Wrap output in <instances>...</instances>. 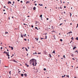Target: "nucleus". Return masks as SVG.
I'll list each match as a JSON object with an SVG mask.
<instances>
[{"label":"nucleus","instance_id":"f257e3e1","mask_svg":"<svg viewBox=\"0 0 78 78\" xmlns=\"http://www.w3.org/2000/svg\"><path fill=\"white\" fill-rule=\"evenodd\" d=\"M30 64H32L34 66H36V64H37L36 60H34V59H32L30 60Z\"/></svg>","mask_w":78,"mask_h":78},{"label":"nucleus","instance_id":"f03ea898","mask_svg":"<svg viewBox=\"0 0 78 78\" xmlns=\"http://www.w3.org/2000/svg\"><path fill=\"white\" fill-rule=\"evenodd\" d=\"M36 9V8L35 7H34L33 8V9H34V11H35Z\"/></svg>","mask_w":78,"mask_h":78},{"label":"nucleus","instance_id":"7ed1b4c3","mask_svg":"<svg viewBox=\"0 0 78 78\" xmlns=\"http://www.w3.org/2000/svg\"><path fill=\"white\" fill-rule=\"evenodd\" d=\"M21 37H23V35L22 33L21 34Z\"/></svg>","mask_w":78,"mask_h":78},{"label":"nucleus","instance_id":"20e7f679","mask_svg":"<svg viewBox=\"0 0 78 78\" xmlns=\"http://www.w3.org/2000/svg\"><path fill=\"white\" fill-rule=\"evenodd\" d=\"M24 75L25 76H27V73H24Z\"/></svg>","mask_w":78,"mask_h":78},{"label":"nucleus","instance_id":"39448f33","mask_svg":"<svg viewBox=\"0 0 78 78\" xmlns=\"http://www.w3.org/2000/svg\"><path fill=\"white\" fill-rule=\"evenodd\" d=\"M40 17H41V18H42V15H41L40 16Z\"/></svg>","mask_w":78,"mask_h":78},{"label":"nucleus","instance_id":"423d86ee","mask_svg":"<svg viewBox=\"0 0 78 78\" xmlns=\"http://www.w3.org/2000/svg\"><path fill=\"white\" fill-rule=\"evenodd\" d=\"M49 56L50 58L51 57V54H49Z\"/></svg>","mask_w":78,"mask_h":78},{"label":"nucleus","instance_id":"0eeeda50","mask_svg":"<svg viewBox=\"0 0 78 78\" xmlns=\"http://www.w3.org/2000/svg\"><path fill=\"white\" fill-rule=\"evenodd\" d=\"M9 3L11 4V2L10 1H9V2H8V4H9Z\"/></svg>","mask_w":78,"mask_h":78},{"label":"nucleus","instance_id":"6e6552de","mask_svg":"<svg viewBox=\"0 0 78 78\" xmlns=\"http://www.w3.org/2000/svg\"><path fill=\"white\" fill-rule=\"evenodd\" d=\"M25 65L26 66H27V67H29V65H27V64H25Z\"/></svg>","mask_w":78,"mask_h":78},{"label":"nucleus","instance_id":"1a4fd4ad","mask_svg":"<svg viewBox=\"0 0 78 78\" xmlns=\"http://www.w3.org/2000/svg\"><path fill=\"white\" fill-rule=\"evenodd\" d=\"M76 48V47H74V48H73V50H75V48Z\"/></svg>","mask_w":78,"mask_h":78},{"label":"nucleus","instance_id":"9d476101","mask_svg":"<svg viewBox=\"0 0 78 78\" xmlns=\"http://www.w3.org/2000/svg\"><path fill=\"white\" fill-rule=\"evenodd\" d=\"M69 34H70V33H72V31H70L68 32Z\"/></svg>","mask_w":78,"mask_h":78},{"label":"nucleus","instance_id":"9b49d317","mask_svg":"<svg viewBox=\"0 0 78 78\" xmlns=\"http://www.w3.org/2000/svg\"><path fill=\"white\" fill-rule=\"evenodd\" d=\"M21 76L22 77H23V74H21Z\"/></svg>","mask_w":78,"mask_h":78},{"label":"nucleus","instance_id":"f8f14e48","mask_svg":"<svg viewBox=\"0 0 78 78\" xmlns=\"http://www.w3.org/2000/svg\"><path fill=\"white\" fill-rule=\"evenodd\" d=\"M65 76H66V75H64V76H62V78H63V77H65Z\"/></svg>","mask_w":78,"mask_h":78},{"label":"nucleus","instance_id":"ddd939ff","mask_svg":"<svg viewBox=\"0 0 78 78\" xmlns=\"http://www.w3.org/2000/svg\"><path fill=\"white\" fill-rule=\"evenodd\" d=\"M23 36H24V37H26V36H27V34H25V35L23 34Z\"/></svg>","mask_w":78,"mask_h":78},{"label":"nucleus","instance_id":"4468645a","mask_svg":"<svg viewBox=\"0 0 78 78\" xmlns=\"http://www.w3.org/2000/svg\"><path fill=\"white\" fill-rule=\"evenodd\" d=\"M39 5H40V6H43V5L42 4H39Z\"/></svg>","mask_w":78,"mask_h":78},{"label":"nucleus","instance_id":"2eb2a0df","mask_svg":"<svg viewBox=\"0 0 78 78\" xmlns=\"http://www.w3.org/2000/svg\"><path fill=\"white\" fill-rule=\"evenodd\" d=\"M11 50H13L14 48H13V47H11Z\"/></svg>","mask_w":78,"mask_h":78},{"label":"nucleus","instance_id":"dca6fc26","mask_svg":"<svg viewBox=\"0 0 78 78\" xmlns=\"http://www.w3.org/2000/svg\"><path fill=\"white\" fill-rule=\"evenodd\" d=\"M5 54H6V56L8 55V52H5Z\"/></svg>","mask_w":78,"mask_h":78},{"label":"nucleus","instance_id":"f3484780","mask_svg":"<svg viewBox=\"0 0 78 78\" xmlns=\"http://www.w3.org/2000/svg\"><path fill=\"white\" fill-rule=\"evenodd\" d=\"M35 29H37V30H39V29H37V27H35Z\"/></svg>","mask_w":78,"mask_h":78},{"label":"nucleus","instance_id":"a211bd4d","mask_svg":"<svg viewBox=\"0 0 78 78\" xmlns=\"http://www.w3.org/2000/svg\"><path fill=\"white\" fill-rule=\"evenodd\" d=\"M69 14H70V16L71 17V16H72V13L70 12H69Z\"/></svg>","mask_w":78,"mask_h":78},{"label":"nucleus","instance_id":"6ab92c4d","mask_svg":"<svg viewBox=\"0 0 78 78\" xmlns=\"http://www.w3.org/2000/svg\"><path fill=\"white\" fill-rule=\"evenodd\" d=\"M51 28H52V29H54V27H53V26H52L51 27Z\"/></svg>","mask_w":78,"mask_h":78},{"label":"nucleus","instance_id":"aec40b11","mask_svg":"<svg viewBox=\"0 0 78 78\" xmlns=\"http://www.w3.org/2000/svg\"><path fill=\"white\" fill-rule=\"evenodd\" d=\"M55 53V51H54L52 52V53Z\"/></svg>","mask_w":78,"mask_h":78},{"label":"nucleus","instance_id":"412c9836","mask_svg":"<svg viewBox=\"0 0 78 78\" xmlns=\"http://www.w3.org/2000/svg\"><path fill=\"white\" fill-rule=\"evenodd\" d=\"M35 39H36L37 41H38V39H39V38H38L37 39V38H35Z\"/></svg>","mask_w":78,"mask_h":78},{"label":"nucleus","instance_id":"4be33fe9","mask_svg":"<svg viewBox=\"0 0 78 78\" xmlns=\"http://www.w3.org/2000/svg\"><path fill=\"white\" fill-rule=\"evenodd\" d=\"M24 41H27V39H24Z\"/></svg>","mask_w":78,"mask_h":78},{"label":"nucleus","instance_id":"5701e85b","mask_svg":"<svg viewBox=\"0 0 78 78\" xmlns=\"http://www.w3.org/2000/svg\"><path fill=\"white\" fill-rule=\"evenodd\" d=\"M13 62H16L17 61H16V60H13Z\"/></svg>","mask_w":78,"mask_h":78},{"label":"nucleus","instance_id":"b1692460","mask_svg":"<svg viewBox=\"0 0 78 78\" xmlns=\"http://www.w3.org/2000/svg\"><path fill=\"white\" fill-rule=\"evenodd\" d=\"M11 71H10L9 72V74H10V75H11Z\"/></svg>","mask_w":78,"mask_h":78},{"label":"nucleus","instance_id":"393cba45","mask_svg":"<svg viewBox=\"0 0 78 78\" xmlns=\"http://www.w3.org/2000/svg\"><path fill=\"white\" fill-rule=\"evenodd\" d=\"M26 48V51H28V49H27V48Z\"/></svg>","mask_w":78,"mask_h":78},{"label":"nucleus","instance_id":"a878e982","mask_svg":"<svg viewBox=\"0 0 78 78\" xmlns=\"http://www.w3.org/2000/svg\"><path fill=\"white\" fill-rule=\"evenodd\" d=\"M62 24H63V23H61V24L59 25V26H61V25H62Z\"/></svg>","mask_w":78,"mask_h":78},{"label":"nucleus","instance_id":"bb28decb","mask_svg":"<svg viewBox=\"0 0 78 78\" xmlns=\"http://www.w3.org/2000/svg\"><path fill=\"white\" fill-rule=\"evenodd\" d=\"M60 41H61V42H62V39H60Z\"/></svg>","mask_w":78,"mask_h":78},{"label":"nucleus","instance_id":"cd10ccee","mask_svg":"<svg viewBox=\"0 0 78 78\" xmlns=\"http://www.w3.org/2000/svg\"><path fill=\"white\" fill-rule=\"evenodd\" d=\"M71 56H72V57H73L74 56V55H73L72 54Z\"/></svg>","mask_w":78,"mask_h":78},{"label":"nucleus","instance_id":"c85d7f7f","mask_svg":"<svg viewBox=\"0 0 78 78\" xmlns=\"http://www.w3.org/2000/svg\"><path fill=\"white\" fill-rule=\"evenodd\" d=\"M45 37V39H47V36H46Z\"/></svg>","mask_w":78,"mask_h":78},{"label":"nucleus","instance_id":"c756f323","mask_svg":"<svg viewBox=\"0 0 78 78\" xmlns=\"http://www.w3.org/2000/svg\"><path fill=\"white\" fill-rule=\"evenodd\" d=\"M76 40H78V37H76Z\"/></svg>","mask_w":78,"mask_h":78},{"label":"nucleus","instance_id":"7c9ffc66","mask_svg":"<svg viewBox=\"0 0 78 78\" xmlns=\"http://www.w3.org/2000/svg\"><path fill=\"white\" fill-rule=\"evenodd\" d=\"M66 77H68V78H69V75L67 76V75H66Z\"/></svg>","mask_w":78,"mask_h":78},{"label":"nucleus","instance_id":"2f4dec72","mask_svg":"<svg viewBox=\"0 0 78 78\" xmlns=\"http://www.w3.org/2000/svg\"><path fill=\"white\" fill-rule=\"evenodd\" d=\"M63 58H66V57H65V55H64L63 56Z\"/></svg>","mask_w":78,"mask_h":78},{"label":"nucleus","instance_id":"473e14b6","mask_svg":"<svg viewBox=\"0 0 78 78\" xmlns=\"http://www.w3.org/2000/svg\"><path fill=\"white\" fill-rule=\"evenodd\" d=\"M8 32H5V34H8Z\"/></svg>","mask_w":78,"mask_h":78},{"label":"nucleus","instance_id":"72a5a7b5","mask_svg":"<svg viewBox=\"0 0 78 78\" xmlns=\"http://www.w3.org/2000/svg\"><path fill=\"white\" fill-rule=\"evenodd\" d=\"M71 39L72 40H73V37H72Z\"/></svg>","mask_w":78,"mask_h":78},{"label":"nucleus","instance_id":"f704fd0d","mask_svg":"<svg viewBox=\"0 0 78 78\" xmlns=\"http://www.w3.org/2000/svg\"><path fill=\"white\" fill-rule=\"evenodd\" d=\"M36 72H38V70H37V69H36Z\"/></svg>","mask_w":78,"mask_h":78},{"label":"nucleus","instance_id":"c9c22d12","mask_svg":"<svg viewBox=\"0 0 78 78\" xmlns=\"http://www.w3.org/2000/svg\"><path fill=\"white\" fill-rule=\"evenodd\" d=\"M34 54H37V52H35V53H34L33 54L34 55Z\"/></svg>","mask_w":78,"mask_h":78},{"label":"nucleus","instance_id":"e433bc0d","mask_svg":"<svg viewBox=\"0 0 78 78\" xmlns=\"http://www.w3.org/2000/svg\"><path fill=\"white\" fill-rule=\"evenodd\" d=\"M53 36L54 37V39H55V36L54 35Z\"/></svg>","mask_w":78,"mask_h":78},{"label":"nucleus","instance_id":"4c0bfd02","mask_svg":"<svg viewBox=\"0 0 78 78\" xmlns=\"http://www.w3.org/2000/svg\"><path fill=\"white\" fill-rule=\"evenodd\" d=\"M46 69H45V68H44V70H46Z\"/></svg>","mask_w":78,"mask_h":78},{"label":"nucleus","instance_id":"58836bf2","mask_svg":"<svg viewBox=\"0 0 78 78\" xmlns=\"http://www.w3.org/2000/svg\"><path fill=\"white\" fill-rule=\"evenodd\" d=\"M7 56H8V57H9V54H8Z\"/></svg>","mask_w":78,"mask_h":78},{"label":"nucleus","instance_id":"ea45409f","mask_svg":"<svg viewBox=\"0 0 78 78\" xmlns=\"http://www.w3.org/2000/svg\"><path fill=\"white\" fill-rule=\"evenodd\" d=\"M51 32L52 33H53V32H55V31L53 30Z\"/></svg>","mask_w":78,"mask_h":78},{"label":"nucleus","instance_id":"a19ab883","mask_svg":"<svg viewBox=\"0 0 78 78\" xmlns=\"http://www.w3.org/2000/svg\"><path fill=\"white\" fill-rule=\"evenodd\" d=\"M41 39L42 40V39H44V38H41Z\"/></svg>","mask_w":78,"mask_h":78},{"label":"nucleus","instance_id":"79ce46f5","mask_svg":"<svg viewBox=\"0 0 78 78\" xmlns=\"http://www.w3.org/2000/svg\"><path fill=\"white\" fill-rule=\"evenodd\" d=\"M41 52H40V53H38V54H41Z\"/></svg>","mask_w":78,"mask_h":78},{"label":"nucleus","instance_id":"37998d69","mask_svg":"<svg viewBox=\"0 0 78 78\" xmlns=\"http://www.w3.org/2000/svg\"><path fill=\"white\" fill-rule=\"evenodd\" d=\"M31 27H32V28H33V26L31 25Z\"/></svg>","mask_w":78,"mask_h":78},{"label":"nucleus","instance_id":"c03bdc74","mask_svg":"<svg viewBox=\"0 0 78 78\" xmlns=\"http://www.w3.org/2000/svg\"><path fill=\"white\" fill-rule=\"evenodd\" d=\"M64 8H66V6H64Z\"/></svg>","mask_w":78,"mask_h":78},{"label":"nucleus","instance_id":"a18cd8bd","mask_svg":"<svg viewBox=\"0 0 78 78\" xmlns=\"http://www.w3.org/2000/svg\"><path fill=\"white\" fill-rule=\"evenodd\" d=\"M28 3V2L27 1V2H26V4H27V3Z\"/></svg>","mask_w":78,"mask_h":78},{"label":"nucleus","instance_id":"49530a36","mask_svg":"<svg viewBox=\"0 0 78 78\" xmlns=\"http://www.w3.org/2000/svg\"><path fill=\"white\" fill-rule=\"evenodd\" d=\"M27 17H29L30 16H27Z\"/></svg>","mask_w":78,"mask_h":78},{"label":"nucleus","instance_id":"de8ad7c7","mask_svg":"<svg viewBox=\"0 0 78 78\" xmlns=\"http://www.w3.org/2000/svg\"><path fill=\"white\" fill-rule=\"evenodd\" d=\"M14 3H15L14 1H13V4H14Z\"/></svg>","mask_w":78,"mask_h":78},{"label":"nucleus","instance_id":"09e8293b","mask_svg":"<svg viewBox=\"0 0 78 78\" xmlns=\"http://www.w3.org/2000/svg\"><path fill=\"white\" fill-rule=\"evenodd\" d=\"M73 60H75V58H73Z\"/></svg>","mask_w":78,"mask_h":78},{"label":"nucleus","instance_id":"8fccbe9b","mask_svg":"<svg viewBox=\"0 0 78 78\" xmlns=\"http://www.w3.org/2000/svg\"><path fill=\"white\" fill-rule=\"evenodd\" d=\"M46 19L47 20H48V18H47Z\"/></svg>","mask_w":78,"mask_h":78},{"label":"nucleus","instance_id":"3c124183","mask_svg":"<svg viewBox=\"0 0 78 78\" xmlns=\"http://www.w3.org/2000/svg\"><path fill=\"white\" fill-rule=\"evenodd\" d=\"M72 41H71L70 42V43H72Z\"/></svg>","mask_w":78,"mask_h":78},{"label":"nucleus","instance_id":"603ef678","mask_svg":"<svg viewBox=\"0 0 78 78\" xmlns=\"http://www.w3.org/2000/svg\"><path fill=\"white\" fill-rule=\"evenodd\" d=\"M23 25H25L26 24H25V23H23Z\"/></svg>","mask_w":78,"mask_h":78},{"label":"nucleus","instance_id":"864d4df0","mask_svg":"<svg viewBox=\"0 0 78 78\" xmlns=\"http://www.w3.org/2000/svg\"><path fill=\"white\" fill-rule=\"evenodd\" d=\"M2 48H2V47H1V50H2Z\"/></svg>","mask_w":78,"mask_h":78},{"label":"nucleus","instance_id":"5fc2aeb1","mask_svg":"<svg viewBox=\"0 0 78 78\" xmlns=\"http://www.w3.org/2000/svg\"><path fill=\"white\" fill-rule=\"evenodd\" d=\"M6 53V52H5V51L3 52V53Z\"/></svg>","mask_w":78,"mask_h":78},{"label":"nucleus","instance_id":"6e6d98bb","mask_svg":"<svg viewBox=\"0 0 78 78\" xmlns=\"http://www.w3.org/2000/svg\"><path fill=\"white\" fill-rule=\"evenodd\" d=\"M4 8H6V7L5 6H4Z\"/></svg>","mask_w":78,"mask_h":78},{"label":"nucleus","instance_id":"4d7b16f0","mask_svg":"<svg viewBox=\"0 0 78 78\" xmlns=\"http://www.w3.org/2000/svg\"><path fill=\"white\" fill-rule=\"evenodd\" d=\"M3 11H5V10L4 9L3 10Z\"/></svg>","mask_w":78,"mask_h":78},{"label":"nucleus","instance_id":"13d9d810","mask_svg":"<svg viewBox=\"0 0 78 78\" xmlns=\"http://www.w3.org/2000/svg\"><path fill=\"white\" fill-rule=\"evenodd\" d=\"M20 1V0H17V2H19Z\"/></svg>","mask_w":78,"mask_h":78},{"label":"nucleus","instance_id":"bf43d9fd","mask_svg":"<svg viewBox=\"0 0 78 78\" xmlns=\"http://www.w3.org/2000/svg\"><path fill=\"white\" fill-rule=\"evenodd\" d=\"M8 59H9V57H8Z\"/></svg>","mask_w":78,"mask_h":78},{"label":"nucleus","instance_id":"052dcab7","mask_svg":"<svg viewBox=\"0 0 78 78\" xmlns=\"http://www.w3.org/2000/svg\"><path fill=\"white\" fill-rule=\"evenodd\" d=\"M20 2H21V3H22V2H22V1H21Z\"/></svg>","mask_w":78,"mask_h":78},{"label":"nucleus","instance_id":"680f3d73","mask_svg":"<svg viewBox=\"0 0 78 78\" xmlns=\"http://www.w3.org/2000/svg\"><path fill=\"white\" fill-rule=\"evenodd\" d=\"M28 53H27V56H28Z\"/></svg>","mask_w":78,"mask_h":78},{"label":"nucleus","instance_id":"e2e57ef3","mask_svg":"<svg viewBox=\"0 0 78 78\" xmlns=\"http://www.w3.org/2000/svg\"><path fill=\"white\" fill-rule=\"evenodd\" d=\"M60 9H62V8L61 7H60Z\"/></svg>","mask_w":78,"mask_h":78},{"label":"nucleus","instance_id":"0e129e2a","mask_svg":"<svg viewBox=\"0 0 78 78\" xmlns=\"http://www.w3.org/2000/svg\"><path fill=\"white\" fill-rule=\"evenodd\" d=\"M9 48H11V46H9Z\"/></svg>","mask_w":78,"mask_h":78},{"label":"nucleus","instance_id":"69168bd1","mask_svg":"<svg viewBox=\"0 0 78 78\" xmlns=\"http://www.w3.org/2000/svg\"><path fill=\"white\" fill-rule=\"evenodd\" d=\"M45 34L46 36V35H47V33H46Z\"/></svg>","mask_w":78,"mask_h":78},{"label":"nucleus","instance_id":"338daca9","mask_svg":"<svg viewBox=\"0 0 78 78\" xmlns=\"http://www.w3.org/2000/svg\"><path fill=\"white\" fill-rule=\"evenodd\" d=\"M24 48H22V49H23Z\"/></svg>","mask_w":78,"mask_h":78},{"label":"nucleus","instance_id":"774afa93","mask_svg":"<svg viewBox=\"0 0 78 78\" xmlns=\"http://www.w3.org/2000/svg\"><path fill=\"white\" fill-rule=\"evenodd\" d=\"M77 27H78V23L77 24Z\"/></svg>","mask_w":78,"mask_h":78}]
</instances>
